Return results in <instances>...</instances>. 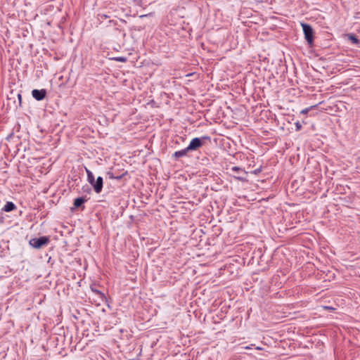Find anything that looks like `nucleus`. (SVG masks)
<instances>
[{
	"label": "nucleus",
	"mask_w": 360,
	"mask_h": 360,
	"mask_svg": "<svg viewBox=\"0 0 360 360\" xmlns=\"http://www.w3.org/2000/svg\"><path fill=\"white\" fill-rule=\"evenodd\" d=\"M231 171L236 172L238 175H239L240 173L246 174L245 171L243 170L242 168L234 166L231 168ZM234 177L238 180L243 181L245 179L244 177L240 176H234Z\"/></svg>",
	"instance_id": "6"
},
{
	"label": "nucleus",
	"mask_w": 360,
	"mask_h": 360,
	"mask_svg": "<svg viewBox=\"0 0 360 360\" xmlns=\"http://www.w3.org/2000/svg\"><path fill=\"white\" fill-rule=\"evenodd\" d=\"M46 94V91L44 89H34L32 91V95L34 98H35L37 101H41L43 100Z\"/></svg>",
	"instance_id": "4"
},
{
	"label": "nucleus",
	"mask_w": 360,
	"mask_h": 360,
	"mask_svg": "<svg viewBox=\"0 0 360 360\" xmlns=\"http://www.w3.org/2000/svg\"><path fill=\"white\" fill-rule=\"evenodd\" d=\"M309 111V108H305V109L302 110L301 111V113H302V114H307Z\"/></svg>",
	"instance_id": "16"
},
{
	"label": "nucleus",
	"mask_w": 360,
	"mask_h": 360,
	"mask_svg": "<svg viewBox=\"0 0 360 360\" xmlns=\"http://www.w3.org/2000/svg\"><path fill=\"white\" fill-rule=\"evenodd\" d=\"M136 2L140 1L141 0H134Z\"/></svg>",
	"instance_id": "19"
},
{
	"label": "nucleus",
	"mask_w": 360,
	"mask_h": 360,
	"mask_svg": "<svg viewBox=\"0 0 360 360\" xmlns=\"http://www.w3.org/2000/svg\"><path fill=\"white\" fill-rule=\"evenodd\" d=\"M304 34V39L307 41L308 44L311 46L314 42V32L313 28L309 24H301Z\"/></svg>",
	"instance_id": "1"
},
{
	"label": "nucleus",
	"mask_w": 360,
	"mask_h": 360,
	"mask_svg": "<svg viewBox=\"0 0 360 360\" xmlns=\"http://www.w3.org/2000/svg\"><path fill=\"white\" fill-rule=\"evenodd\" d=\"M347 37L352 41V44H357L359 43V39L355 35L349 34H347Z\"/></svg>",
	"instance_id": "11"
},
{
	"label": "nucleus",
	"mask_w": 360,
	"mask_h": 360,
	"mask_svg": "<svg viewBox=\"0 0 360 360\" xmlns=\"http://www.w3.org/2000/svg\"><path fill=\"white\" fill-rule=\"evenodd\" d=\"M295 127H296V131H300L302 129V124L299 122H297L295 123Z\"/></svg>",
	"instance_id": "15"
},
{
	"label": "nucleus",
	"mask_w": 360,
	"mask_h": 360,
	"mask_svg": "<svg viewBox=\"0 0 360 360\" xmlns=\"http://www.w3.org/2000/svg\"><path fill=\"white\" fill-rule=\"evenodd\" d=\"M202 145V143L200 138H194L193 139L189 145L187 146L189 150H195L200 147H201Z\"/></svg>",
	"instance_id": "3"
},
{
	"label": "nucleus",
	"mask_w": 360,
	"mask_h": 360,
	"mask_svg": "<svg viewBox=\"0 0 360 360\" xmlns=\"http://www.w3.org/2000/svg\"><path fill=\"white\" fill-rule=\"evenodd\" d=\"M16 206L13 202H7L2 208V210L6 212H9L14 210Z\"/></svg>",
	"instance_id": "8"
},
{
	"label": "nucleus",
	"mask_w": 360,
	"mask_h": 360,
	"mask_svg": "<svg viewBox=\"0 0 360 360\" xmlns=\"http://www.w3.org/2000/svg\"><path fill=\"white\" fill-rule=\"evenodd\" d=\"M49 243V238L47 236H41L40 238H34L30 240L29 244L37 249L41 248L42 246L46 245Z\"/></svg>",
	"instance_id": "2"
},
{
	"label": "nucleus",
	"mask_w": 360,
	"mask_h": 360,
	"mask_svg": "<svg viewBox=\"0 0 360 360\" xmlns=\"http://www.w3.org/2000/svg\"><path fill=\"white\" fill-rule=\"evenodd\" d=\"M91 290L94 292H95L96 295H98L101 299H104L105 298V295L102 292H101L100 290L94 289L93 288H91Z\"/></svg>",
	"instance_id": "14"
},
{
	"label": "nucleus",
	"mask_w": 360,
	"mask_h": 360,
	"mask_svg": "<svg viewBox=\"0 0 360 360\" xmlns=\"http://www.w3.org/2000/svg\"><path fill=\"white\" fill-rule=\"evenodd\" d=\"M188 151H190V150L188 148V147H186L182 150H177V151L174 152L173 156L175 158H179L186 156Z\"/></svg>",
	"instance_id": "7"
},
{
	"label": "nucleus",
	"mask_w": 360,
	"mask_h": 360,
	"mask_svg": "<svg viewBox=\"0 0 360 360\" xmlns=\"http://www.w3.org/2000/svg\"><path fill=\"white\" fill-rule=\"evenodd\" d=\"M107 175L108 176L109 179H121L123 175L119 176H115L113 175V173L111 172H108L107 173Z\"/></svg>",
	"instance_id": "13"
},
{
	"label": "nucleus",
	"mask_w": 360,
	"mask_h": 360,
	"mask_svg": "<svg viewBox=\"0 0 360 360\" xmlns=\"http://www.w3.org/2000/svg\"><path fill=\"white\" fill-rule=\"evenodd\" d=\"M112 60L117 61V62H121V63H125L127 61V58L124 56L114 57V58H112Z\"/></svg>",
	"instance_id": "12"
},
{
	"label": "nucleus",
	"mask_w": 360,
	"mask_h": 360,
	"mask_svg": "<svg viewBox=\"0 0 360 360\" xmlns=\"http://www.w3.org/2000/svg\"><path fill=\"white\" fill-rule=\"evenodd\" d=\"M202 139H210V137H209V136H203V137H202Z\"/></svg>",
	"instance_id": "17"
},
{
	"label": "nucleus",
	"mask_w": 360,
	"mask_h": 360,
	"mask_svg": "<svg viewBox=\"0 0 360 360\" xmlns=\"http://www.w3.org/2000/svg\"><path fill=\"white\" fill-rule=\"evenodd\" d=\"M94 189L96 193H100L103 188V178L98 176L96 181L92 184Z\"/></svg>",
	"instance_id": "5"
},
{
	"label": "nucleus",
	"mask_w": 360,
	"mask_h": 360,
	"mask_svg": "<svg viewBox=\"0 0 360 360\" xmlns=\"http://www.w3.org/2000/svg\"><path fill=\"white\" fill-rule=\"evenodd\" d=\"M86 174H87V179H88V181L89 183L92 185L94 183V176L93 174V173L89 170V169H86Z\"/></svg>",
	"instance_id": "9"
},
{
	"label": "nucleus",
	"mask_w": 360,
	"mask_h": 360,
	"mask_svg": "<svg viewBox=\"0 0 360 360\" xmlns=\"http://www.w3.org/2000/svg\"><path fill=\"white\" fill-rule=\"evenodd\" d=\"M245 349H250L251 347H249V346H247V347H245Z\"/></svg>",
	"instance_id": "18"
},
{
	"label": "nucleus",
	"mask_w": 360,
	"mask_h": 360,
	"mask_svg": "<svg viewBox=\"0 0 360 360\" xmlns=\"http://www.w3.org/2000/svg\"><path fill=\"white\" fill-rule=\"evenodd\" d=\"M86 201V200L84 198H77L74 201V206L75 207H80L84 202Z\"/></svg>",
	"instance_id": "10"
}]
</instances>
